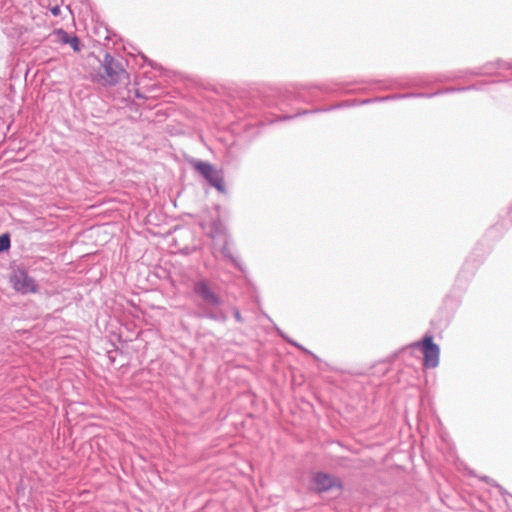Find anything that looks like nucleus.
<instances>
[{
	"mask_svg": "<svg viewBox=\"0 0 512 512\" xmlns=\"http://www.w3.org/2000/svg\"><path fill=\"white\" fill-rule=\"evenodd\" d=\"M193 291L207 307L203 313L204 317L217 321H225L226 316L223 313H216L211 310V308L219 307L222 304V299L211 289L207 280L199 279L195 281Z\"/></svg>",
	"mask_w": 512,
	"mask_h": 512,
	"instance_id": "1",
	"label": "nucleus"
},
{
	"mask_svg": "<svg viewBox=\"0 0 512 512\" xmlns=\"http://www.w3.org/2000/svg\"><path fill=\"white\" fill-rule=\"evenodd\" d=\"M101 65L103 68L101 78L106 84L116 85L127 76V72L124 69L122 62L115 59L109 53H105Z\"/></svg>",
	"mask_w": 512,
	"mask_h": 512,
	"instance_id": "2",
	"label": "nucleus"
},
{
	"mask_svg": "<svg viewBox=\"0 0 512 512\" xmlns=\"http://www.w3.org/2000/svg\"><path fill=\"white\" fill-rule=\"evenodd\" d=\"M190 164L211 186L220 193L226 192L224 177L220 170L215 169L209 162L202 160L193 159Z\"/></svg>",
	"mask_w": 512,
	"mask_h": 512,
	"instance_id": "3",
	"label": "nucleus"
},
{
	"mask_svg": "<svg viewBox=\"0 0 512 512\" xmlns=\"http://www.w3.org/2000/svg\"><path fill=\"white\" fill-rule=\"evenodd\" d=\"M412 350L419 349L423 353V365L426 368H436L439 364L440 348L433 342L431 335H426L421 341L410 345Z\"/></svg>",
	"mask_w": 512,
	"mask_h": 512,
	"instance_id": "4",
	"label": "nucleus"
},
{
	"mask_svg": "<svg viewBox=\"0 0 512 512\" xmlns=\"http://www.w3.org/2000/svg\"><path fill=\"white\" fill-rule=\"evenodd\" d=\"M309 487L317 493L330 491L334 488L341 489V481L328 473L316 472L311 475Z\"/></svg>",
	"mask_w": 512,
	"mask_h": 512,
	"instance_id": "5",
	"label": "nucleus"
},
{
	"mask_svg": "<svg viewBox=\"0 0 512 512\" xmlns=\"http://www.w3.org/2000/svg\"><path fill=\"white\" fill-rule=\"evenodd\" d=\"M214 241V250H218L226 259L232 262V264L240 271H244L242 263L239 259L233 256L232 251L229 248V238L225 234H212Z\"/></svg>",
	"mask_w": 512,
	"mask_h": 512,
	"instance_id": "6",
	"label": "nucleus"
},
{
	"mask_svg": "<svg viewBox=\"0 0 512 512\" xmlns=\"http://www.w3.org/2000/svg\"><path fill=\"white\" fill-rule=\"evenodd\" d=\"M11 281L13 283V287L22 294L36 291L37 285L35 280L23 270L15 272Z\"/></svg>",
	"mask_w": 512,
	"mask_h": 512,
	"instance_id": "7",
	"label": "nucleus"
},
{
	"mask_svg": "<svg viewBox=\"0 0 512 512\" xmlns=\"http://www.w3.org/2000/svg\"><path fill=\"white\" fill-rule=\"evenodd\" d=\"M56 35L59 42L70 45L75 52H79L81 50L82 45L80 39L76 35L69 34L63 29H58L56 31Z\"/></svg>",
	"mask_w": 512,
	"mask_h": 512,
	"instance_id": "8",
	"label": "nucleus"
},
{
	"mask_svg": "<svg viewBox=\"0 0 512 512\" xmlns=\"http://www.w3.org/2000/svg\"><path fill=\"white\" fill-rule=\"evenodd\" d=\"M10 248V237L8 234L0 235V253Z\"/></svg>",
	"mask_w": 512,
	"mask_h": 512,
	"instance_id": "9",
	"label": "nucleus"
},
{
	"mask_svg": "<svg viewBox=\"0 0 512 512\" xmlns=\"http://www.w3.org/2000/svg\"><path fill=\"white\" fill-rule=\"evenodd\" d=\"M410 96H413V94H404V95H400V96H395L394 98H405V97H410ZM392 98L393 97L387 96V97H382V98L367 99V100L362 101V104L371 103V102H375V101H385V100H389Z\"/></svg>",
	"mask_w": 512,
	"mask_h": 512,
	"instance_id": "10",
	"label": "nucleus"
},
{
	"mask_svg": "<svg viewBox=\"0 0 512 512\" xmlns=\"http://www.w3.org/2000/svg\"><path fill=\"white\" fill-rule=\"evenodd\" d=\"M285 340H287L290 344L296 346L298 349L304 351L305 353H308V354H311L310 351H308L307 349H305L302 345L298 344L297 342L293 341V340H290L288 339L287 337H285L282 333L280 334Z\"/></svg>",
	"mask_w": 512,
	"mask_h": 512,
	"instance_id": "11",
	"label": "nucleus"
},
{
	"mask_svg": "<svg viewBox=\"0 0 512 512\" xmlns=\"http://www.w3.org/2000/svg\"><path fill=\"white\" fill-rule=\"evenodd\" d=\"M497 65H498V68H499V69H506V70H510V69H512V64H511V63H508V62H506V61H499V62L497 63Z\"/></svg>",
	"mask_w": 512,
	"mask_h": 512,
	"instance_id": "12",
	"label": "nucleus"
},
{
	"mask_svg": "<svg viewBox=\"0 0 512 512\" xmlns=\"http://www.w3.org/2000/svg\"><path fill=\"white\" fill-rule=\"evenodd\" d=\"M50 12L53 16H59L61 14V8L58 5H55L50 8Z\"/></svg>",
	"mask_w": 512,
	"mask_h": 512,
	"instance_id": "13",
	"label": "nucleus"
},
{
	"mask_svg": "<svg viewBox=\"0 0 512 512\" xmlns=\"http://www.w3.org/2000/svg\"><path fill=\"white\" fill-rule=\"evenodd\" d=\"M234 317H235V319H236L238 322H241V321H242V317H241V314H240V312H239V310H238V309H235V310H234Z\"/></svg>",
	"mask_w": 512,
	"mask_h": 512,
	"instance_id": "14",
	"label": "nucleus"
},
{
	"mask_svg": "<svg viewBox=\"0 0 512 512\" xmlns=\"http://www.w3.org/2000/svg\"><path fill=\"white\" fill-rule=\"evenodd\" d=\"M135 96L137 98H145V96L138 89L135 90Z\"/></svg>",
	"mask_w": 512,
	"mask_h": 512,
	"instance_id": "15",
	"label": "nucleus"
},
{
	"mask_svg": "<svg viewBox=\"0 0 512 512\" xmlns=\"http://www.w3.org/2000/svg\"><path fill=\"white\" fill-rule=\"evenodd\" d=\"M417 96H426V95L423 93H420V94H417Z\"/></svg>",
	"mask_w": 512,
	"mask_h": 512,
	"instance_id": "16",
	"label": "nucleus"
}]
</instances>
